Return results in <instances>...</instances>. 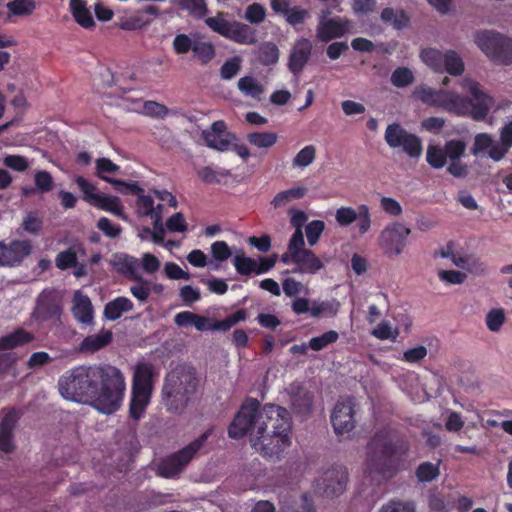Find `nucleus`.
Returning <instances> with one entry per match:
<instances>
[{"label":"nucleus","mask_w":512,"mask_h":512,"mask_svg":"<svg viewBox=\"0 0 512 512\" xmlns=\"http://www.w3.org/2000/svg\"><path fill=\"white\" fill-rule=\"evenodd\" d=\"M228 434L234 439L248 435L257 453L269 461H280L292 444L289 412L280 406H261L257 400L247 399L230 424Z\"/></svg>","instance_id":"obj_1"},{"label":"nucleus","mask_w":512,"mask_h":512,"mask_svg":"<svg viewBox=\"0 0 512 512\" xmlns=\"http://www.w3.org/2000/svg\"><path fill=\"white\" fill-rule=\"evenodd\" d=\"M58 390L66 400L90 403L101 413L112 414L122 404L126 383L114 366H77L60 376Z\"/></svg>","instance_id":"obj_2"},{"label":"nucleus","mask_w":512,"mask_h":512,"mask_svg":"<svg viewBox=\"0 0 512 512\" xmlns=\"http://www.w3.org/2000/svg\"><path fill=\"white\" fill-rule=\"evenodd\" d=\"M459 85L463 95L425 85L417 86L412 95L426 105L441 108L457 116H470L476 121L484 120L495 106L494 98L482 89L478 81L470 77L461 79Z\"/></svg>","instance_id":"obj_3"},{"label":"nucleus","mask_w":512,"mask_h":512,"mask_svg":"<svg viewBox=\"0 0 512 512\" xmlns=\"http://www.w3.org/2000/svg\"><path fill=\"white\" fill-rule=\"evenodd\" d=\"M406 445L396 441L388 431L376 433L368 444L364 472L371 478H391L405 468L402 456Z\"/></svg>","instance_id":"obj_4"},{"label":"nucleus","mask_w":512,"mask_h":512,"mask_svg":"<svg viewBox=\"0 0 512 512\" xmlns=\"http://www.w3.org/2000/svg\"><path fill=\"white\" fill-rule=\"evenodd\" d=\"M197 387L198 380L194 369L178 365L165 377L162 388L163 404L169 411H181L191 401Z\"/></svg>","instance_id":"obj_5"},{"label":"nucleus","mask_w":512,"mask_h":512,"mask_svg":"<svg viewBox=\"0 0 512 512\" xmlns=\"http://www.w3.org/2000/svg\"><path fill=\"white\" fill-rule=\"evenodd\" d=\"M466 152V143L460 139L447 141L444 146L429 144L426 150V162L434 169L447 167V172L455 178H466L469 166L462 161Z\"/></svg>","instance_id":"obj_6"},{"label":"nucleus","mask_w":512,"mask_h":512,"mask_svg":"<svg viewBox=\"0 0 512 512\" xmlns=\"http://www.w3.org/2000/svg\"><path fill=\"white\" fill-rule=\"evenodd\" d=\"M158 375L159 370L151 363L140 362L135 366L130 401V415L133 419H140L150 403L154 379Z\"/></svg>","instance_id":"obj_7"},{"label":"nucleus","mask_w":512,"mask_h":512,"mask_svg":"<svg viewBox=\"0 0 512 512\" xmlns=\"http://www.w3.org/2000/svg\"><path fill=\"white\" fill-rule=\"evenodd\" d=\"M280 261L285 265H293L291 272L300 275H314L325 267L322 259L305 247V240L288 242Z\"/></svg>","instance_id":"obj_8"},{"label":"nucleus","mask_w":512,"mask_h":512,"mask_svg":"<svg viewBox=\"0 0 512 512\" xmlns=\"http://www.w3.org/2000/svg\"><path fill=\"white\" fill-rule=\"evenodd\" d=\"M227 14L217 12L216 15L205 18V24L213 32L241 45H253L257 42L256 32L247 24L239 21H229Z\"/></svg>","instance_id":"obj_9"},{"label":"nucleus","mask_w":512,"mask_h":512,"mask_svg":"<svg viewBox=\"0 0 512 512\" xmlns=\"http://www.w3.org/2000/svg\"><path fill=\"white\" fill-rule=\"evenodd\" d=\"M411 229L401 222L387 224L379 233L377 245L388 259L402 255L407 247Z\"/></svg>","instance_id":"obj_10"},{"label":"nucleus","mask_w":512,"mask_h":512,"mask_svg":"<svg viewBox=\"0 0 512 512\" xmlns=\"http://www.w3.org/2000/svg\"><path fill=\"white\" fill-rule=\"evenodd\" d=\"M425 65L435 72H447L452 76H460L465 71V64L458 52L452 49L445 51L436 48H425L420 53Z\"/></svg>","instance_id":"obj_11"},{"label":"nucleus","mask_w":512,"mask_h":512,"mask_svg":"<svg viewBox=\"0 0 512 512\" xmlns=\"http://www.w3.org/2000/svg\"><path fill=\"white\" fill-rule=\"evenodd\" d=\"M75 182L83 193V199L90 205L118 216L122 220H127L123 212V205L118 197L99 192L96 186L82 176H77Z\"/></svg>","instance_id":"obj_12"},{"label":"nucleus","mask_w":512,"mask_h":512,"mask_svg":"<svg viewBox=\"0 0 512 512\" xmlns=\"http://www.w3.org/2000/svg\"><path fill=\"white\" fill-rule=\"evenodd\" d=\"M211 433V429L207 430L181 451L165 459L158 467V474L166 478L176 476L202 448Z\"/></svg>","instance_id":"obj_13"},{"label":"nucleus","mask_w":512,"mask_h":512,"mask_svg":"<svg viewBox=\"0 0 512 512\" xmlns=\"http://www.w3.org/2000/svg\"><path fill=\"white\" fill-rule=\"evenodd\" d=\"M384 139L387 145L392 149H401L411 158H419L423 151L421 139L408 132L398 123L387 126Z\"/></svg>","instance_id":"obj_14"},{"label":"nucleus","mask_w":512,"mask_h":512,"mask_svg":"<svg viewBox=\"0 0 512 512\" xmlns=\"http://www.w3.org/2000/svg\"><path fill=\"white\" fill-rule=\"evenodd\" d=\"M329 10L322 11L316 27V37L321 42L342 38L353 32L354 23L346 17H328Z\"/></svg>","instance_id":"obj_15"},{"label":"nucleus","mask_w":512,"mask_h":512,"mask_svg":"<svg viewBox=\"0 0 512 512\" xmlns=\"http://www.w3.org/2000/svg\"><path fill=\"white\" fill-rule=\"evenodd\" d=\"M348 472L342 466L326 470L316 482V489L326 498L343 494L347 488Z\"/></svg>","instance_id":"obj_16"},{"label":"nucleus","mask_w":512,"mask_h":512,"mask_svg":"<svg viewBox=\"0 0 512 512\" xmlns=\"http://www.w3.org/2000/svg\"><path fill=\"white\" fill-rule=\"evenodd\" d=\"M356 404L353 399L339 400L331 414V422L337 435L349 434L356 425Z\"/></svg>","instance_id":"obj_17"},{"label":"nucleus","mask_w":512,"mask_h":512,"mask_svg":"<svg viewBox=\"0 0 512 512\" xmlns=\"http://www.w3.org/2000/svg\"><path fill=\"white\" fill-rule=\"evenodd\" d=\"M61 295L55 290H44L37 299L34 317L40 321L60 320Z\"/></svg>","instance_id":"obj_18"},{"label":"nucleus","mask_w":512,"mask_h":512,"mask_svg":"<svg viewBox=\"0 0 512 512\" xmlns=\"http://www.w3.org/2000/svg\"><path fill=\"white\" fill-rule=\"evenodd\" d=\"M31 243L27 240L0 241V266L15 267L30 255Z\"/></svg>","instance_id":"obj_19"},{"label":"nucleus","mask_w":512,"mask_h":512,"mask_svg":"<svg viewBox=\"0 0 512 512\" xmlns=\"http://www.w3.org/2000/svg\"><path fill=\"white\" fill-rule=\"evenodd\" d=\"M471 154L475 157L486 155L494 162H500L507 155L500 139L496 141L493 135L486 132L478 133L474 136Z\"/></svg>","instance_id":"obj_20"},{"label":"nucleus","mask_w":512,"mask_h":512,"mask_svg":"<svg viewBox=\"0 0 512 512\" xmlns=\"http://www.w3.org/2000/svg\"><path fill=\"white\" fill-rule=\"evenodd\" d=\"M202 138L209 148L218 151H227L230 146L232 136L226 132L224 121H215L209 129L203 130Z\"/></svg>","instance_id":"obj_21"},{"label":"nucleus","mask_w":512,"mask_h":512,"mask_svg":"<svg viewBox=\"0 0 512 512\" xmlns=\"http://www.w3.org/2000/svg\"><path fill=\"white\" fill-rule=\"evenodd\" d=\"M71 311L80 324H93L94 309L91 300L81 290H76L73 294Z\"/></svg>","instance_id":"obj_22"},{"label":"nucleus","mask_w":512,"mask_h":512,"mask_svg":"<svg viewBox=\"0 0 512 512\" xmlns=\"http://www.w3.org/2000/svg\"><path fill=\"white\" fill-rule=\"evenodd\" d=\"M312 51V43L306 38L298 39L290 52L288 67L294 74L300 73L307 64Z\"/></svg>","instance_id":"obj_23"},{"label":"nucleus","mask_w":512,"mask_h":512,"mask_svg":"<svg viewBox=\"0 0 512 512\" xmlns=\"http://www.w3.org/2000/svg\"><path fill=\"white\" fill-rule=\"evenodd\" d=\"M501 39L502 34L494 31H481L475 35V43L478 48L496 62L502 43Z\"/></svg>","instance_id":"obj_24"},{"label":"nucleus","mask_w":512,"mask_h":512,"mask_svg":"<svg viewBox=\"0 0 512 512\" xmlns=\"http://www.w3.org/2000/svg\"><path fill=\"white\" fill-rule=\"evenodd\" d=\"M8 13L0 12V22L9 23L13 17H30L37 9L36 0H12L6 4Z\"/></svg>","instance_id":"obj_25"},{"label":"nucleus","mask_w":512,"mask_h":512,"mask_svg":"<svg viewBox=\"0 0 512 512\" xmlns=\"http://www.w3.org/2000/svg\"><path fill=\"white\" fill-rule=\"evenodd\" d=\"M111 264L119 274L127 278L134 279L140 276V261L138 258L124 253H118L113 255Z\"/></svg>","instance_id":"obj_26"},{"label":"nucleus","mask_w":512,"mask_h":512,"mask_svg":"<svg viewBox=\"0 0 512 512\" xmlns=\"http://www.w3.org/2000/svg\"><path fill=\"white\" fill-rule=\"evenodd\" d=\"M137 195V214L141 217H149L152 221H156V223H159V219L162 218L163 214V204L155 203V198L150 194L145 195L142 192Z\"/></svg>","instance_id":"obj_27"},{"label":"nucleus","mask_w":512,"mask_h":512,"mask_svg":"<svg viewBox=\"0 0 512 512\" xmlns=\"http://www.w3.org/2000/svg\"><path fill=\"white\" fill-rule=\"evenodd\" d=\"M17 414L14 411L8 412L0 423V451L10 453L14 450L13 430L17 422Z\"/></svg>","instance_id":"obj_28"},{"label":"nucleus","mask_w":512,"mask_h":512,"mask_svg":"<svg viewBox=\"0 0 512 512\" xmlns=\"http://www.w3.org/2000/svg\"><path fill=\"white\" fill-rule=\"evenodd\" d=\"M111 341L112 332L102 329L96 334L85 337L79 345V350L83 353H94L106 347Z\"/></svg>","instance_id":"obj_29"},{"label":"nucleus","mask_w":512,"mask_h":512,"mask_svg":"<svg viewBox=\"0 0 512 512\" xmlns=\"http://www.w3.org/2000/svg\"><path fill=\"white\" fill-rule=\"evenodd\" d=\"M134 305L127 297H117L104 307V316L110 321L119 319L124 313L130 312Z\"/></svg>","instance_id":"obj_30"},{"label":"nucleus","mask_w":512,"mask_h":512,"mask_svg":"<svg viewBox=\"0 0 512 512\" xmlns=\"http://www.w3.org/2000/svg\"><path fill=\"white\" fill-rule=\"evenodd\" d=\"M70 12L74 20L83 28H91L95 25L87 4L83 0H69Z\"/></svg>","instance_id":"obj_31"},{"label":"nucleus","mask_w":512,"mask_h":512,"mask_svg":"<svg viewBox=\"0 0 512 512\" xmlns=\"http://www.w3.org/2000/svg\"><path fill=\"white\" fill-rule=\"evenodd\" d=\"M172 5L187 12L195 19H202L208 13L206 0H170Z\"/></svg>","instance_id":"obj_32"},{"label":"nucleus","mask_w":512,"mask_h":512,"mask_svg":"<svg viewBox=\"0 0 512 512\" xmlns=\"http://www.w3.org/2000/svg\"><path fill=\"white\" fill-rule=\"evenodd\" d=\"M34 339V335L23 329L16 330L0 338V351L12 350Z\"/></svg>","instance_id":"obj_33"},{"label":"nucleus","mask_w":512,"mask_h":512,"mask_svg":"<svg viewBox=\"0 0 512 512\" xmlns=\"http://www.w3.org/2000/svg\"><path fill=\"white\" fill-rule=\"evenodd\" d=\"M316 159V147L306 145L300 149L293 157L291 165L294 169L304 170L309 167Z\"/></svg>","instance_id":"obj_34"},{"label":"nucleus","mask_w":512,"mask_h":512,"mask_svg":"<svg viewBox=\"0 0 512 512\" xmlns=\"http://www.w3.org/2000/svg\"><path fill=\"white\" fill-rule=\"evenodd\" d=\"M237 87L245 96L260 99L264 93V87L258 80L251 76H245L238 80Z\"/></svg>","instance_id":"obj_35"},{"label":"nucleus","mask_w":512,"mask_h":512,"mask_svg":"<svg viewBox=\"0 0 512 512\" xmlns=\"http://www.w3.org/2000/svg\"><path fill=\"white\" fill-rule=\"evenodd\" d=\"M247 141L259 149H269L278 141V135L275 132H252L247 134Z\"/></svg>","instance_id":"obj_36"},{"label":"nucleus","mask_w":512,"mask_h":512,"mask_svg":"<svg viewBox=\"0 0 512 512\" xmlns=\"http://www.w3.org/2000/svg\"><path fill=\"white\" fill-rule=\"evenodd\" d=\"M306 191L307 189L305 187H293L281 191L275 195L272 204L275 208L284 207L290 202L302 198L306 194Z\"/></svg>","instance_id":"obj_37"},{"label":"nucleus","mask_w":512,"mask_h":512,"mask_svg":"<svg viewBox=\"0 0 512 512\" xmlns=\"http://www.w3.org/2000/svg\"><path fill=\"white\" fill-rule=\"evenodd\" d=\"M506 311L501 307L490 309L485 317L487 329L491 332H499L506 322Z\"/></svg>","instance_id":"obj_38"},{"label":"nucleus","mask_w":512,"mask_h":512,"mask_svg":"<svg viewBox=\"0 0 512 512\" xmlns=\"http://www.w3.org/2000/svg\"><path fill=\"white\" fill-rule=\"evenodd\" d=\"M381 19L395 29H402L409 23V17L403 10H393L392 8H385L381 13Z\"/></svg>","instance_id":"obj_39"},{"label":"nucleus","mask_w":512,"mask_h":512,"mask_svg":"<svg viewBox=\"0 0 512 512\" xmlns=\"http://www.w3.org/2000/svg\"><path fill=\"white\" fill-rule=\"evenodd\" d=\"M192 52L194 57L202 64L209 63L215 57V47L209 41L196 39Z\"/></svg>","instance_id":"obj_40"},{"label":"nucleus","mask_w":512,"mask_h":512,"mask_svg":"<svg viewBox=\"0 0 512 512\" xmlns=\"http://www.w3.org/2000/svg\"><path fill=\"white\" fill-rule=\"evenodd\" d=\"M232 262L238 274H256L257 260H254L253 258L246 256L242 251L236 253Z\"/></svg>","instance_id":"obj_41"},{"label":"nucleus","mask_w":512,"mask_h":512,"mask_svg":"<svg viewBox=\"0 0 512 512\" xmlns=\"http://www.w3.org/2000/svg\"><path fill=\"white\" fill-rule=\"evenodd\" d=\"M80 251H82L81 246L75 245L65 251L60 252L55 259L56 267L60 270L76 267L77 254Z\"/></svg>","instance_id":"obj_42"},{"label":"nucleus","mask_w":512,"mask_h":512,"mask_svg":"<svg viewBox=\"0 0 512 512\" xmlns=\"http://www.w3.org/2000/svg\"><path fill=\"white\" fill-rule=\"evenodd\" d=\"M198 177L205 183H221L230 176V172L225 169H214L212 167H203L197 171Z\"/></svg>","instance_id":"obj_43"},{"label":"nucleus","mask_w":512,"mask_h":512,"mask_svg":"<svg viewBox=\"0 0 512 512\" xmlns=\"http://www.w3.org/2000/svg\"><path fill=\"white\" fill-rule=\"evenodd\" d=\"M371 335L381 341H395L399 335V331L396 327H393L389 321L383 320L371 330Z\"/></svg>","instance_id":"obj_44"},{"label":"nucleus","mask_w":512,"mask_h":512,"mask_svg":"<svg viewBox=\"0 0 512 512\" xmlns=\"http://www.w3.org/2000/svg\"><path fill=\"white\" fill-rule=\"evenodd\" d=\"M289 214L291 215V224L295 228L289 242L304 240L302 228L307 220V215L303 211L295 209L290 210Z\"/></svg>","instance_id":"obj_45"},{"label":"nucleus","mask_w":512,"mask_h":512,"mask_svg":"<svg viewBox=\"0 0 512 512\" xmlns=\"http://www.w3.org/2000/svg\"><path fill=\"white\" fill-rule=\"evenodd\" d=\"M355 222L359 235H364L371 230V213L369 207L366 204H361L358 206L357 220Z\"/></svg>","instance_id":"obj_46"},{"label":"nucleus","mask_w":512,"mask_h":512,"mask_svg":"<svg viewBox=\"0 0 512 512\" xmlns=\"http://www.w3.org/2000/svg\"><path fill=\"white\" fill-rule=\"evenodd\" d=\"M444 425L445 429L452 433H458L462 430L465 425V421L460 413L447 409L444 413Z\"/></svg>","instance_id":"obj_47"},{"label":"nucleus","mask_w":512,"mask_h":512,"mask_svg":"<svg viewBox=\"0 0 512 512\" xmlns=\"http://www.w3.org/2000/svg\"><path fill=\"white\" fill-rule=\"evenodd\" d=\"M259 58L264 65L276 64L279 60L278 47L272 42H265L260 46Z\"/></svg>","instance_id":"obj_48"},{"label":"nucleus","mask_w":512,"mask_h":512,"mask_svg":"<svg viewBox=\"0 0 512 512\" xmlns=\"http://www.w3.org/2000/svg\"><path fill=\"white\" fill-rule=\"evenodd\" d=\"M338 333L334 330L327 331L320 336L313 337L309 341L310 349L320 351L338 340Z\"/></svg>","instance_id":"obj_49"},{"label":"nucleus","mask_w":512,"mask_h":512,"mask_svg":"<svg viewBox=\"0 0 512 512\" xmlns=\"http://www.w3.org/2000/svg\"><path fill=\"white\" fill-rule=\"evenodd\" d=\"M118 170L119 166L108 158H99L96 160V175L107 182H109V180H115L114 178L108 177V174H115Z\"/></svg>","instance_id":"obj_50"},{"label":"nucleus","mask_w":512,"mask_h":512,"mask_svg":"<svg viewBox=\"0 0 512 512\" xmlns=\"http://www.w3.org/2000/svg\"><path fill=\"white\" fill-rule=\"evenodd\" d=\"M358 209L341 206L335 212V220L341 227H347L357 220Z\"/></svg>","instance_id":"obj_51"},{"label":"nucleus","mask_w":512,"mask_h":512,"mask_svg":"<svg viewBox=\"0 0 512 512\" xmlns=\"http://www.w3.org/2000/svg\"><path fill=\"white\" fill-rule=\"evenodd\" d=\"M414 75L412 71L406 67L397 68L391 75V83L398 88L406 87L412 84Z\"/></svg>","instance_id":"obj_52"},{"label":"nucleus","mask_w":512,"mask_h":512,"mask_svg":"<svg viewBox=\"0 0 512 512\" xmlns=\"http://www.w3.org/2000/svg\"><path fill=\"white\" fill-rule=\"evenodd\" d=\"M247 317L246 311L243 309H240L236 311L235 313L229 315L225 319L218 321L217 323L212 325V328L214 330H222L227 331L237 323L244 321Z\"/></svg>","instance_id":"obj_53"},{"label":"nucleus","mask_w":512,"mask_h":512,"mask_svg":"<svg viewBox=\"0 0 512 512\" xmlns=\"http://www.w3.org/2000/svg\"><path fill=\"white\" fill-rule=\"evenodd\" d=\"M196 39H192L189 35L184 33L177 34L172 42L173 50L176 54H186L190 50H193L194 42Z\"/></svg>","instance_id":"obj_54"},{"label":"nucleus","mask_w":512,"mask_h":512,"mask_svg":"<svg viewBox=\"0 0 512 512\" xmlns=\"http://www.w3.org/2000/svg\"><path fill=\"white\" fill-rule=\"evenodd\" d=\"M266 9L259 3L250 4L244 14V18L251 24H260L265 20Z\"/></svg>","instance_id":"obj_55"},{"label":"nucleus","mask_w":512,"mask_h":512,"mask_svg":"<svg viewBox=\"0 0 512 512\" xmlns=\"http://www.w3.org/2000/svg\"><path fill=\"white\" fill-rule=\"evenodd\" d=\"M428 349L424 345H417L403 352L401 360L409 364H417L426 358Z\"/></svg>","instance_id":"obj_56"},{"label":"nucleus","mask_w":512,"mask_h":512,"mask_svg":"<svg viewBox=\"0 0 512 512\" xmlns=\"http://www.w3.org/2000/svg\"><path fill=\"white\" fill-rule=\"evenodd\" d=\"M34 183L36 190L41 193L49 192L54 187V180L52 175L44 170H40L35 173Z\"/></svg>","instance_id":"obj_57"},{"label":"nucleus","mask_w":512,"mask_h":512,"mask_svg":"<svg viewBox=\"0 0 512 512\" xmlns=\"http://www.w3.org/2000/svg\"><path fill=\"white\" fill-rule=\"evenodd\" d=\"M325 224L321 220H313L306 225L305 233L308 244L312 247L317 244L321 234L323 233Z\"/></svg>","instance_id":"obj_58"},{"label":"nucleus","mask_w":512,"mask_h":512,"mask_svg":"<svg viewBox=\"0 0 512 512\" xmlns=\"http://www.w3.org/2000/svg\"><path fill=\"white\" fill-rule=\"evenodd\" d=\"M136 284L130 287V293L140 302L144 303L149 298V289H148V279H144L143 277L138 276V278H134Z\"/></svg>","instance_id":"obj_59"},{"label":"nucleus","mask_w":512,"mask_h":512,"mask_svg":"<svg viewBox=\"0 0 512 512\" xmlns=\"http://www.w3.org/2000/svg\"><path fill=\"white\" fill-rule=\"evenodd\" d=\"M313 503L311 498L304 494L298 500L287 504L282 508V512H312Z\"/></svg>","instance_id":"obj_60"},{"label":"nucleus","mask_w":512,"mask_h":512,"mask_svg":"<svg viewBox=\"0 0 512 512\" xmlns=\"http://www.w3.org/2000/svg\"><path fill=\"white\" fill-rule=\"evenodd\" d=\"M210 252L212 257L218 262H224L232 255V251L225 241H215L212 243Z\"/></svg>","instance_id":"obj_61"},{"label":"nucleus","mask_w":512,"mask_h":512,"mask_svg":"<svg viewBox=\"0 0 512 512\" xmlns=\"http://www.w3.org/2000/svg\"><path fill=\"white\" fill-rule=\"evenodd\" d=\"M380 208L383 212L393 217H398L403 212L401 204L396 199L388 196L380 198Z\"/></svg>","instance_id":"obj_62"},{"label":"nucleus","mask_w":512,"mask_h":512,"mask_svg":"<svg viewBox=\"0 0 512 512\" xmlns=\"http://www.w3.org/2000/svg\"><path fill=\"white\" fill-rule=\"evenodd\" d=\"M378 512H415V507L410 502L392 500L383 505Z\"/></svg>","instance_id":"obj_63"},{"label":"nucleus","mask_w":512,"mask_h":512,"mask_svg":"<svg viewBox=\"0 0 512 512\" xmlns=\"http://www.w3.org/2000/svg\"><path fill=\"white\" fill-rule=\"evenodd\" d=\"M501 47L499 50V55L497 57V62L502 64H511L512 63V39L502 35L501 39Z\"/></svg>","instance_id":"obj_64"}]
</instances>
